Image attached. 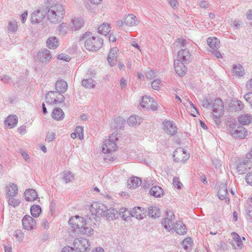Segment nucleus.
<instances>
[{
  "label": "nucleus",
  "mask_w": 252,
  "mask_h": 252,
  "mask_svg": "<svg viewBox=\"0 0 252 252\" xmlns=\"http://www.w3.org/2000/svg\"><path fill=\"white\" fill-rule=\"evenodd\" d=\"M125 122V120L124 119L119 117H117L111 123V127H114L116 131L112 133L108 139L105 140L103 142L102 147V152L104 154H110L116 150L117 148L116 142L119 139L117 137L118 132L117 131L122 128Z\"/></svg>",
  "instance_id": "nucleus-1"
},
{
  "label": "nucleus",
  "mask_w": 252,
  "mask_h": 252,
  "mask_svg": "<svg viewBox=\"0 0 252 252\" xmlns=\"http://www.w3.org/2000/svg\"><path fill=\"white\" fill-rule=\"evenodd\" d=\"M91 32H86L80 37L79 40L82 41L85 39V47L89 51H95L99 49L102 46L103 39L98 36H91Z\"/></svg>",
  "instance_id": "nucleus-2"
},
{
  "label": "nucleus",
  "mask_w": 252,
  "mask_h": 252,
  "mask_svg": "<svg viewBox=\"0 0 252 252\" xmlns=\"http://www.w3.org/2000/svg\"><path fill=\"white\" fill-rule=\"evenodd\" d=\"M65 10L63 6L60 3L51 5L47 13L48 20L53 23L60 22L63 19Z\"/></svg>",
  "instance_id": "nucleus-3"
},
{
  "label": "nucleus",
  "mask_w": 252,
  "mask_h": 252,
  "mask_svg": "<svg viewBox=\"0 0 252 252\" xmlns=\"http://www.w3.org/2000/svg\"><path fill=\"white\" fill-rule=\"evenodd\" d=\"M230 134L234 138L243 139L247 134L246 129L236 123H232L229 126Z\"/></svg>",
  "instance_id": "nucleus-4"
},
{
  "label": "nucleus",
  "mask_w": 252,
  "mask_h": 252,
  "mask_svg": "<svg viewBox=\"0 0 252 252\" xmlns=\"http://www.w3.org/2000/svg\"><path fill=\"white\" fill-rule=\"evenodd\" d=\"M73 245L74 248L80 252H87L91 249L89 241L83 238L75 239Z\"/></svg>",
  "instance_id": "nucleus-5"
},
{
  "label": "nucleus",
  "mask_w": 252,
  "mask_h": 252,
  "mask_svg": "<svg viewBox=\"0 0 252 252\" xmlns=\"http://www.w3.org/2000/svg\"><path fill=\"white\" fill-rule=\"evenodd\" d=\"M207 42L211 48L210 51L212 54L217 58H222V56L221 54L218 51L220 44L219 40L215 37H209L207 40Z\"/></svg>",
  "instance_id": "nucleus-6"
},
{
  "label": "nucleus",
  "mask_w": 252,
  "mask_h": 252,
  "mask_svg": "<svg viewBox=\"0 0 252 252\" xmlns=\"http://www.w3.org/2000/svg\"><path fill=\"white\" fill-rule=\"evenodd\" d=\"M105 210H107V207L98 202H94L90 207V212L94 218L99 216H102Z\"/></svg>",
  "instance_id": "nucleus-7"
},
{
  "label": "nucleus",
  "mask_w": 252,
  "mask_h": 252,
  "mask_svg": "<svg viewBox=\"0 0 252 252\" xmlns=\"http://www.w3.org/2000/svg\"><path fill=\"white\" fill-rule=\"evenodd\" d=\"M157 105V102L153 98L147 95L142 97L141 106L143 108L148 110L155 111L158 108Z\"/></svg>",
  "instance_id": "nucleus-8"
},
{
  "label": "nucleus",
  "mask_w": 252,
  "mask_h": 252,
  "mask_svg": "<svg viewBox=\"0 0 252 252\" xmlns=\"http://www.w3.org/2000/svg\"><path fill=\"white\" fill-rule=\"evenodd\" d=\"M22 225L25 229L32 230L36 228V222L32 217L26 215L22 219Z\"/></svg>",
  "instance_id": "nucleus-9"
},
{
  "label": "nucleus",
  "mask_w": 252,
  "mask_h": 252,
  "mask_svg": "<svg viewBox=\"0 0 252 252\" xmlns=\"http://www.w3.org/2000/svg\"><path fill=\"white\" fill-rule=\"evenodd\" d=\"M86 221L84 219L79 216L72 217L68 220V223L74 229H81L86 225Z\"/></svg>",
  "instance_id": "nucleus-10"
},
{
  "label": "nucleus",
  "mask_w": 252,
  "mask_h": 252,
  "mask_svg": "<svg viewBox=\"0 0 252 252\" xmlns=\"http://www.w3.org/2000/svg\"><path fill=\"white\" fill-rule=\"evenodd\" d=\"M167 217L162 221L164 228L168 231L173 229L175 223V216L171 211L167 212Z\"/></svg>",
  "instance_id": "nucleus-11"
},
{
  "label": "nucleus",
  "mask_w": 252,
  "mask_h": 252,
  "mask_svg": "<svg viewBox=\"0 0 252 252\" xmlns=\"http://www.w3.org/2000/svg\"><path fill=\"white\" fill-rule=\"evenodd\" d=\"M250 158L243 159L241 161L237 166V170L239 174H245L247 171L251 169L252 165Z\"/></svg>",
  "instance_id": "nucleus-12"
},
{
  "label": "nucleus",
  "mask_w": 252,
  "mask_h": 252,
  "mask_svg": "<svg viewBox=\"0 0 252 252\" xmlns=\"http://www.w3.org/2000/svg\"><path fill=\"white\" fill-rule=\"evenodd\" d=\"M228 110L233 112L241 110L244 107L242 102L236 98H232L228 101Z\"/></svg>",
  "instance_id": "nucleus-13"
},
{
  "label": "nucleus",
  "mask_w": 252,
  "mask_h": 252,
  "mask_svg": "<svg viewBox=\"0 0 252 252\" xmlns=\"http://www.w3.org/2000/svg\"><path fill=\"white\" fill-rule=\"evenodd\" d=\"M189 156L186 154V151L182 148L179 149L174 152L173 156L175 161L185 162L189 159Z\"/></svg>",
  "instance_id": "nucleus-14"
},
{
  "label": "nucleus",
  "mask_w": 252,
  "mask_h": 252,
  "mask_svg": "<svg viewBox=\"0 0 252 252\" xmlns=\"http://www.w3.org/2000/svg\"><path fill=\"white\" fill-rule=\"evenodd\" d=\"M162 125L164 130L168 134L174 135L177 133V128L173 121H164L162 122Z\"/></svg>",
  "instance_id": "nucleus-15"
},
{
  "label": "nucleus",
  "mask_w": 252,
  "mask_h": 252,
  "mask_svg": "<svg viewBox=\"0 0 252 252\" xmlns=\"http://www.w3.org/2000/svg\"><path fill=\"white\" fill-rule=\"evenodd\" d=\"M228 193L226 184L224 183L221 184L218 192L219 198L221 200H224L226 203L228 204L230 200L228 197Z\"/></svg>",
  "instance_id": "nucleus-16"
},
{
  "label": "nucleus",
  "mask_w": 252,
  "mask_h": 252,
  "mask_svg": "<svg viewBox=\"0 0 252 252\" xmlns=\"http://www.w3.org/2000/svg\"><path fill=\"white\" fill-rule=\"evenodd\" d=\"M37 58L42 63H47L52 59V55L49 50L44 49L37 53Z\"/></svg>",
  "instance_id": "nucleus-17"
},
{
  "label": "nucleus",
  "mask_w": 252,
  "mask_h": 252,
  "mask_svg": "<svg viewBox=\"0 0 252 252\" xmlns=\"http://www.w3.org/2000/svg\"><path fill=\"white\" fill-rule=\"evenodd\" d=\"M212 107L213 113L220 114H223L224 113L223 102L220 98H216L214 100Z\"/></svg>",
  "instance_id": "nucleus-18"
},
{
  "label": "nucleus",
  "mask_w": 252,
  "mask_h": 252,
  "mask_svg": "<svg viewBox=\"0 0 252 252\" xmlns=\"http://www.w3.org/2000/svg\"><path fill=\"white\" fill-rule=\"evenodd\" d=\"M178 61L187 63L191 61V54L187 48L180 50L178 53Z\"/></svg>",
  "instance_id": "nucleus-19"
},
{
  "label": "nucleus",
  "mask_w": 252,
  "mask_h": 252,
  "mask_svg": "<svg viewBox=\"0 0 252 252\" xmlns=\"http://www.w3.org/2000/svg\"><path fill=\"white\" fill-rule=\"evenodd\" d=\"M184 63H185L178 60L174 62V68L175 71L176 73L181 77L183 76L187 71V67L185 65Z\"/></svg>",
  "instance_id": "nucleus-20"
},
{
  "label": "nucleus",
  "mask_w": 252,
  "mask_h": 252,
  "mask_svg": "<svg viewBox=\"0 0 252 252\" xmlns=\"http://www.w3.org/2000/svg\"><path fill=\"white\" fill-rule=\"evenodd\" d=\"M84 20L81 17H75L71 21V29L73 31L80 30L84 25Z\"/></svg>",
  "instance_id": "nucleus-21"
},
{
  "label": "nucleus",
  "mask_w": 252,
  "mask_h": 252,
  "mask_svg": "<svg viewBox=\"0 0 252 252\" xmlns=\"http://www.w3.org/2000/svg\"><path fill=\"white\" fill-rule=\"evenodd\" d=\"M118 51L116 47L111 49L110 51L107 60L111 66H114L117 63Z\"/></svg>",
  "instance_id": "nucleus-22"
},
{
  "label": "nucleus",
  "mask_w": 252,
  "mask_h": 252,
  "mask_svg": "<svg viewBox=\"0 0 252 252\" xmlns=\"http://www.w3.org/2000/svg\"><path fill=\"white\" fill-rule=\"evenodd\" d=\"M45 13L37 10L32 14L31 20L32 23H39L44 19Z\"/></svg>",
  "instance_id": "nucleus-23"
},
{
  "label": "nucleus",
  "mask_w": 252,
  "mask_h": 252,
  "mask_svg": "<svg viewBox=\"0 0 252 252\" xmlns=\"http://www.w3.org/2000/svg\"><path fill=\"white\" fill-rule=\"evenodd\" d=\"M139 23L137 18L133 14H128L124 17V23L126 25L133 27Z\"/></svg>",
  "instance_id": "nucleus-24"
},
{
  "label": "nucleus",
  "mask_w": 252,
  "mask_h": 252,
  "mask_svg": "<svg viewBox=\"0 0 252 252\" xmlns=\"http://www.w3.org/2000/svg\"><path fill=\"white\" fill-rule=\"evenodd\" d=\"M18 123V118L15 115H10L8 116L4 121L5 126L9 128H12L15 127Z\"/></svg>",
  "instance_id": "nucleus-25"
},
{
  "label": "nucleus",
  "mask_w": 252,
  "mask_h": 252,
  "mask_svg": "<svg viewBox=\"0 0 252 252\" xmlns=\"http://www.w3.org/2000/svg\"><path fill=\"white\" fill-rule=\"evenodd\" d=\"M231 71L234 76L238 77H242L245 74L244 68L243 66L239 63L233 64Z\"/></svg>",
  "instance_id": "nucleus-26"
},
{
  "label": "nucleus",
  "mask_w": 252,
  "mask_h": 252,
  "mask_svg": "<svg viewBox=\"0 0 252 252\" xmlns=\"http://www.w3.org/2000/svg\"><path fill=\"white\" fill-rule=\"evenodd\" d=\"M59 39L56 36H50L46 40L47 46L51 49H55L59 45Z\"/></svg>",
  "instance_id": "nucleus-27"
},
{
  "label": "nucleus",
  "mask_w": 252,
  "mask_h": 252,
  "mask_svg": "<svg viewBox=\"0 0 252 252\" xmlns=\"http://www.w3.org/2000/svg\"><path fill=\"white\" fill-rule=\"evenodd\" d=\"M6 194L9 197H15L18 192V189L16 184H10L6 187Z\"/></svg>",
  "instance_id": "nucleus-28"
},
{
  "label": "nucleus",
  "mask_w": 252,
  "mask_h": 252,
  "mask_svg": "<svg viewBox=\"0 0 252 252\" xmlns=\"http://www.w3.org/2000/svg\"><path fill=\"white\" fill-rule=\"evenodd\" d=\"M127 186L129 189H136L142 184V181L139 177L130 178L127 181Z\"/></svg>",
  "instance_id": "nucleus-29"
},
{
  "label": "nucleus",
  "mask_w": 252,
  "mask_h": 252,
  "mask_svg": "<svg viewBox=\"0 0 252 252\" xmlns=\"http://www.w3.org/2000/svg\"><path fill=\"white\" fill-rule=\"evenodd\" d=\"M102 216L105 217L109 220H113L118 217V211L113 208L105 210Z\"/></svg>",
  "instance_id": "nucleus-30"
},
{
  "label": "nucleus",
  "mask_w": 252,
  "mask_h": 252,
  "mask_svg": "<svg viewBox=\"0 0 252 252\" xmlns=\"http://www.w3.org/2000/svg\"><path fill=\"white\" fill-rule=\"evenodd\" d=\"M24 196L27 201H34L37 197V194L36 191L33 189H26Z\"/></svg>",
  "instance_id": "nucleus-31"
},
{
  "label": "nucleus",
  "mask_w": 252,
  "mask_h": 252,
  "mask_svg": "<svg viewBox=\"0 0 252 252\" xmlns=\"http://www.w3.org/2000/svg\"><path fill=\"white\" fill-rule=\"evenodd\" d=\"M238 121L241 125H249L252 123V115L250 114H244L238 117Z\"/></svg>",
  "instance_id": "nucleus-32"
},
{
  "label": "nucleus",
  "mask_w": 252,
  "mask_h": 252,
  "mask_svg": "<svg viewBox=\"0 0 252 252\" xmlns=\"http://www.w3.org/2000/svg\"><path fill=\"white\" fill-rule=\"evenodd\" d=\"M173 229L179 235H184L187 232V228L185 225L180 220L176 221Z\"/></svg>",
  "instance_id": "nucleus-33"
},
{
  "label": "nucleus",
  "mask_w": 252,
  "mask_h": 252,
  "mask_svg": "<svg viewBox=\"0 0 252 252\" xmlns=\"http://www.w3.org/2000/svg\"><path fill=\"white\" fill-rule=\"evenodd\" d=\"M56 91L60 93H64L67 89V83L63 80H58L55 85Z\"/></svg>",
  "instance_id": "nucleus-34"
},
{
  "label": "nucleus",
  "mask_w": 252,
  "mask_h": 252,
  "mask_svg": "<svg viewBox=\"0 0 252 252\" xmlns=\"http://www.w3.org/2000/svg\"><path fill=\"white\" fill-rule=\"evenodd\" d=\"M91 74V77L84 79L82 81V85L86 88H94L95 86V83H94V81L92 79V77H94V74L92 73V72Z\"/></svg>",
  "instance_id": "nucleus-35"
},
{
  "label": "nucleus",
  "mask_w": 252,
  "mask_h": 252,
  "mask_svg": "<svg viewBox=\"0 0 252 252\" xmlns=\"http://www.w3.org/2000/svg\"><path fill=\"white\" fill-rule=\"evenodd\" d=\"M144 209L140 207H136L132 209L130 212V215L131 217L136 218L138 220H142L143 219V214L142 212L144 211Z\"/></svg>",
  "instance_id": "nucleus-36"
},
{
  "label": "nucleus",
  "mask_w": 252,
  "mask_h": 252,
  "mask_svg": "<svg viewBox=\"0 0 252 252\" xmlns=\"http://www.w3.org/2000/svg\"><path fill=\"white\" fill-rule=\"evenodd\" d=\"M142 122V118L136 115H131L127 119L128 125L131 126H139Z\"/></svg>",
  "instance_id": "nucleus-37"
},
{
  "label": "nucleus",
  "mask_w": 252,
  "mask_h": 252,
  "mask_svg": "<svg viewBox=\"0 0 252 252\" xmlns=\"http://www.w3.org/2000/svg\"><path fill=\"white\" fill-rule=\"evenodd\" d=\"M57 91H49L45 95L46 102L50 104H55L56 96L58 94Z\"/></svg>",
  "instance_id": "nucleus-38"
},
{
  "label": "nucleus",
  "mask_w": 252,
  "mask_h": 252,
  "mask_svg": "<svg viewBox=\"0 0 252 252\" xmlns=\"http://www.w3.org/2000/svg\"><path fill=\"white\" fill-rule=\"evenodd\" d=\"M64 116V112L60 108H55L52 112V118L57 121H61L63 119Z\"/></svg>",
  "instance_id": "nucleus-39"
},
{
  "label": "nucleus",
  "mask_w": 252,
  "mask_h": 252,
  "mask_svg": "<svg viewBox=\"0 0 252 252\" xmlns=\"http://www.w3.org/2000/svg\"><path fill=\"white\" fill-rule=\"evenodd\" d=\"M160 210L157 206H150L148 208V215L153 218H156L160 216Z\"/></svg>",
  "instance_id": "nucleus-40"
},
{
  "label": "nucleus",
  "mask_w": 252,
  "mask_h": 252,
  "mask_svg": "<svg viewBox=\"0 0 252 252\" xmlns=\"http://www.w3.org/2000/svg\"><path fill=\"white\" fill-rule=\"evenodd\" d=\"M163 189L158 186H154L150 190V194L156 197H160L163 194Z\"/></svg>",
  "instance_id": "nucleus-41"
},
{
  "label": "nucleus",
  "mask_w": 252,
  "mask_h": 252,
  "mask_svg": "<svg viewBox=\"0 0 252 252\" xmlns=\"http://www.w3.org/2000/svg\"><path fill=\"white\" fill-rule=\"evenodd\" d=\"M59 33L62 36H65L70 30L69 27L66 23L63 22L58 27Z\"/></svg>",
  "instance_id": "nucleus-42"
},
{
  "label": "nucleus",
  "mask_w": 252,
  "mask_h": 252,
  "mask_svg": "<svg viewBox=\"0 0 252 252\" xmlns=\"http://www.w3.org/2000/svg\"><path fill=\"white\" fill-rule=\"evenodd\" d=\"M62 179L65 183L71 182L74 178V176L70 171H64L62 174Z\"/></svg>",
  "instance_id": "nucleus-43"
},
{
  "label": "nucleus",
  "mask_w": 252,
  "mask_h": 252,
  "mask_svg": "<svg viewBox=\"0 0 252 252\" xmlns=\"http://www.w3.org/2000/svg\"><path fill=\"white\" fill-rule=\"evenodd\" d=\"M97 30L99 33L106 36L110 32V25L107 23H103L98 28Z\"/></svg>",
  "instance_id": "nucleus-44"
},
{
  "label": "nucleus",
  "mask_w": 252,
  "mask_h": 252,
  "mask_svg": "<svg viewBox=\"0 0 252 252\" xmlns=\"http://www.w3.org/2000/svg\"><path fill=\"white\" fill-rule=\"evenodd\" d=\"M192 244V239L190 237L185 238L182 242V245L187 252L191 251Z\"/></svg>",
  "instance_id": "nucleus-45"
},
{
  "label": "nucleus",
  "mask_w": 252,
  "mask_h": 252,
  "mask_svg": "<svg viewBox=\"0 0 252 252\" xmlns=\"http://www.w3.org/2000/svg\"><path fill=\"white\" fill-rule=\"evenodd\" d=\"M31 215L33 217L36 218L39 216L41 212V208L38 205H33L30 209Z\"/></svg>",
  "instance_id": "nucleus-46"
},
{
  "label": "nucleus",
  "mask_w": 252,
  "mask_h": 252,
  "mask_svg": "<svg viewBox=\"0 0 252 252\" xmlns=\"http://www.w3.org/2000/svg\"><path fill=\"white\" fill-rule=\"evenodd\" d=\"M119 215L121 218L124 220H127L131 217L130 211L126 208H122L120 210Z\"/></svg>",
  "instance_id": "nucleus-47"
},
{
  "label": "nucleus",
  "mask_w": 252,
  "mask_h": 252,
  "mask_svg": "<svg viewBox=\"0 0 252 252\" xmlns=\"http://www.w3.org/2000/svg\"><path fill=\"white\" fill-rule=\"evenodd\" d=\"M233 240L237 243L238 247L242 249L243 247V244L240 236L236 232H232L231 233Z\"/></svg>",
  "instance_id": "nucleus-48"
},
{
  "label": "nucleus",
  "mask_w": 252,
  "mask_h": 252,
  "mask_svg": "<svg viewBox=\"0 0 252 252\" xmlns=\"http://www.w3.org/2000/svg\"><path fill=\"white\" fill-rule=\"evenodd\" d=\"M223 114H220L218 113H213L212 119L215 123V125L218 127H219L221 123V118L223 116Z\"/></svg>",
  "instance_id": "nucleus-49"
},
{
  "label": "nucleus",
  "mask_w": 252,
  "mask_h": 252,
  "mask_svg": "<svg viewBox=\"0 0 252 252\" xmlns=\"http://www.w3.org/2000/svg\"><path fill=\"white\" fill-rule=\"evenodd\" d=\"M18 27V23L16 21H11L8 23L7 30L10 32L13 33L17 30Z\"/></svg>",
  "instance_id": "nucleus-50"
},
{
  "label": "nucleus",
  "mask_w": 252,
  "mask_h": 252,
  "mask_svg": "<svg viewBox=\"0 0 252 252\" xmlns=\"http://www.w3.org/2000/svg\"><path fill=\"white\" fill-rule=\"evenodd\" d=\"M7 202L9 206H12L14 208L18 206L21 202L19 199L14 198V197L9 198Z\"/></svg>",
  "instance_id": "nucleus-51"
},
{
  "label": "nucleus",
  "mask_w": 252,
  "mask_h": 252,
  "mask_svg": "<svg viewBox=\"0 0 252 252\" xmlns=\"http://www.w3.org/2000/svg\"><path fill=\"white\" fill-rule=\"evenodd\" d=\"M176 44L177 46L184 47L187 46L188 44H189V42H188L184 38H178L176 39Z\"/></svg>",
  "instance_id": "nucleus-52"
},
{
  "label": "nucleus",
  "mask_w": 252,
  "mask_h": 252,
  "mask_svg": "<svg viewBox=\"0 0 252 252\" xmlns=\"http://www.w3.org/2000/svg\"><path fill=\"white\" fill-rule=\"evenodd\" d=\"M83 127L81 126H78L75 129V132L77 134L79 139L82 140L84 138Z\"/></svg>",
  "instance_id": "nucleus-53"
},
{
  "label": "nucleus",
  "mask_w": 252,
  "mask_h": 252,
  "mask_svg": "<svg viewBox=\"0 0 252 252\" xmlns=\"http://www.w3.org/2000/svg\"><path fill=\"white\" fill-rule=\"evenodd\" d=\"M83 234H85L88 236H90L93 234V230L91 227H85L84 226L82 228H81L80 231Z\"/></svg>",
  "instance_id": "nucleus-54"
},
{
  "label": "nucleus",
  "mask_w": 252,
  "mask_h": 252,
  "mask_svg": "<svg viewBox=\"0 0 252 252\" xmlns=\"http://www.w3.org/2000/svg\"><path fill=\"white\" fill-rule=\"evenodd\" d=\"M173 185L178 189H181L183 186V184L180 182L179 178L174 177L173 179Z\"/></svg>",
  "instance_id": "nucleus-55"
},
{
  "label": "nucleus",
  "mask_w": 252,
  "mask_h": 252,
  "mask_svg": "<svg viewBox=\"0 0 252 252\" xmlns=\"http://www.w3.org/2000/svg\"><path fill=\"white\" fill-rule=\"evenodd\" d=\"M161 81L159 79H157L152 82L151 85L153 89L158 90L160 88Z\"/></svg>",
  "instance_id": "nucleus-56"
},
{
  "label": "nucleus",
  "mask_w": 252,
  "mask_h": 252,
  "mask_svg": "<svg viewBox=\"0 0 252 252\" xmlns=\"http://www.w3.org/2000/svg\"><path fill=\"white\" fill-rule=\"evenodd\" d=\"M63 93H58V94L56 96V101L55 104H58L59 103H62L64 101L65 97L62 94Z\"/></svg>",
  "instance_id": "nucleus-57"
},
{
  "label": "nucleus",
  "mask_w": 252,
  "mask_h": 252,
  "mask_svg": "<svg viewBox=\"0 0 252 252\" xmlns=\"http://www.w3.org/2000/svg\"><path fill=\"white\" fill-rule=\"evenodd\" d=\"M57 58L59 60L69 62L70 60L69 56L65 54L62 53L58 55Z\"/></svg>",
  "instance_id": "nucleus-58"
},
{
  "label": "nucleus",
  "mask_w": 252,
  "mask_h": 252,
  "mask_svg": "<svg viewBox=\"0 0 252 252\" xmlns=\"http://www.w3.org/2000/svg\"><path fill=\"white\" fill-rule=\"evenodd\" d=\"M55 138V133L53 132H48L47 134L46 140L48 142L53 141Z\"/></svg>",
  "instance_id": "nucleus-59"
},
{
  "label": "nucleus",
  "mask_w": 252,
  "mask_h": 252,
  "mask_svg": "<svg viewBox=\"0 0 252 252\" xmlns=\"http://www.w3.org/2000/svg\"><path fill=\"white\" fill-rule=\"evenodd\" d=\"M14 235L19 240H22L24 237V234L21 230H17L14 232Z\"/></svg>",
  "instance_id": "nucleus-60"
},
{
  "label": "nucleus",
  "mask_w": 252,
  "mask_h": 252,
  "mask_svg": "<svg viewBox=\"0 0 252 252\" xmlns=\"http://www.w3.org/2000/svg\"><path fill=\"white\" fill-rule=\"evenodd\" d=\"M244 97L252 107V92H249L244 95Z\"/></svg>",
  "instance_id": "nucleus-61"
},
{
  "label": "nucleus",
  "mask_w": 252,
  "mask_h": 252,
  "mask_svg": "<svg viewBox=\"0 0 252 252\" xmlns=\"http://www.w3.org/2000/svg\"><path fill=\"white\" fill-rule=\"evenodd\" d=\"M156 75V72L153 70H149L146 73V77L149 79H152Z\"/></svg>",
  "instance_id": "nucleus-62"
},
{
  "label": "nucleus",
  "mask_w": 252,
  "mask_h": 252,
  "mask_svg": "<svg viewBox=\"0 0 252 252\" xmlns=\"http://www.w3.org/2000/svg\"><path fill=\"white\" fill-rule=\"evenodd\" d=\"M245 180L248 184L252 186V172H249L247 174Z\"/></svg>",
  "instance_id": "nucleus-63"
},
{
  "label": "nucleus",
  "mask_w": 252,
  "mask_h": 252,
  "mask_svg": "<svg viewBox=\"0 0 252 252\" xmlns=\"http://www.w3.org/2000/svg\"><path fill=\"white\" fill-rule=\"evenodd\" d=\"M20 153L21 154L24 159L25 160V161L29 162L30 157L26 151H25L23 150L20 149Z\"/></svg>",
  "instance_id": "nucleus-64"
}]
</instances>
